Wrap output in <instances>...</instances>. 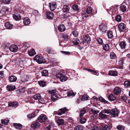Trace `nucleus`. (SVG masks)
<instances>
[{
  "mask_svg": "<svg viewBox=\"0 0 130 130\" xmlns=\"http://www.w3.org/2000/svg\"><path fill=\"white\" fill-rule=\"evenodd\" d=\"M34 59L36 60L39 64L44 63L46 62L45 59L39 56L36 55L34 58Z\"/></svg>",
  "mask_w": 130,
  "mask_h": 130,
  "instance_id": "nucleus-1",
  "label": "nucleus"
},
{
  "mask_svg": "<svg viewBox=\"0 0 130 130\" xmlns=\"http://www.w3.org/2000/svg\"><path fill=\"white\" fill-rule=\"evenodd\" d=\"M56 77L59 78L60 81L64 82L66 81L68 79L67 77L65 75L61 73H58L56 74Z\"/></svg>",
  "mask_w": 130,
  "mask_h": 130,
  "instance_id": "nucleus-2",
  "label": "nucleus"
},
{
  "mask_svg": "<svg viewBox=\"0 0 130 130\" xmlns=\"http://www.w3.org/2000/svg\"><path fill=\"white\" fill-rule=\"evenodd\" d=\"M92 9L91 7H88L86 10V13L83 14V18H87L92 15L91 14L92 12Z\"/></svg>",
  "mask_w": 130,
  "mask_h": 130,
  "instance_id": "nucleus-3",
  "label": "nucleus"
},
{
  "mask_svg": "<svg viewBox=\"0 0 130 130\" xmlns=\"http://www.w3.org/2000/svg\"><path fill=\"white\" fill-rule=\"evenodd\" d=\"M118 29L120 32H127V29L124 23H120L118 26Z\"/></svg>",
  "mask_w": 130,
  "mask_h": 130,
  "instance_id": "nucleus-4",
  "label": "nucleus"
},
{
  "mask_svg": "<svg viewBox=\"0 0 130 130\" xmlns=\"http://www.w3.org/2000/svg\"><path fill=\"white\" fill-rule=\"evenodd\" d=\"M57 4L55 2H52L48 4V6L50 10L52 11L54 10L56 8Z\"/></svg>",
  "mask_w": 130,
  "mask_h": 130,
  "instance_id": "nucleus-5",
  "label": "nucleus"
},
{
  "mask_svg": "<svg viewBox=\"0 0 130 130\" xmlns=\"http://www.w3.org/2000/svg\"><path fill=\"white\" fill-rule=\"evenodd\" d=\"M119 113V111L118 109H111V112L110 115L113 117H115L118 116Z\"/></svg>",
  "mask_w": 130,
  "mask_h": 130,
  "instance_id": "nucleus-6",
  "label": "nucleus"
},
{
  "mask_svg": "<svg viewBox=\"0 0 130 130\" xmlns=\"http://www.w3.org/2000/svg\"><path fill=\"white\" fill-rule=\"evenodd\" d=\"M99 30L102 34H104L107 30V26L104 24L99 25Z\"/></svg>",
  "mask_w": 130,
  "mask_h": 130,
  "instance_id": "nucleus-7",
  "label": "nucleus"
},
{
  "mask_svg": "<svg viewBox=\"0 0 130 130\" xmlns=\"http://www.w3.org/2000/svg\"><path fill=\"white\" fill-rule=\"evenodd\" d=\"M66 110V108H63L60 109L57 111H54V114H57L58 115H61L62 114L65 113Z\"/></svg>",
  "mask_w": 130,
  "mask_h": 130,
  "instance_id": "nucleus-8",
  "label": "nucleus"
},
{
  "mask_svg": "<svg viewBox=\"0 0 130 130\" xmlns=\"http://www.w3.org/2000/svg\"><path fill=\"white\" fill-rule=\"evenodd\" d=\"M47 119V118L46 115L42 114L38 117V119L39 122L41 123H42L45 122Z\"/></svg>",
  "mask_w": 130,
  "mask_h": 130,
  "instance_id": "nucleus-9",
  "label": "nucleus"
},
{
  "mask_svg": "<svg viewBox=\"0 0 130 130\" xmlns=\"http://www.w3.org/2000/svg\"><path fill=\"white\" fill-rule=\"evenodd\" d=\"M40 124L37 122H33L31 125V127L33 129H38L40 126Z\"/></svg>",
  "mask_w": 130,
  "mask_h": 130,
  "instance_id": "nucleus-10",
  "label": "nucleus"
},
{
  "mask_svg": "<svg viewBox=\"0 0 130 130\" xmlns=\"http://www.w3.org/2000/svg\"><path fill=\"white\" fill-rule=\"evenodd\" d=\"M127 5L125 3L121 4L119 7L120 10L122 12L125 11L127 9Z\"/></svg>",
  "mask_w": 130,
  "mask_h": 130,
  "instance_id": "nucleus-11",
  "label": "nucleus"
},
{
  "mask_svg": "<svg viewBox=\"0 0 130 130\" xmlns=\"http://www.w3.org/2000/svg\"><path fill=\"white\" fill-rule=\"evenodd\" d=\"M9 49L11 52H15L18 50V47L17 45H12L10 46Z\"/></svg>",
  "mask_w": 130,
  "mask_h": 130,
  "instance_id": "nucleus-12",
  "label": "nucleus"
},
{
  "mask_svg": "<svg viewBox=\"0 0 130 130\" xmlns=\"http://www.w3.org/2000/svg\"><path fill=\"white\" fill-rule=\"evenodd\" d=\"M91 40L90 36L88 35H85L84 37L83 42L86 43H89L90 41Z\"/></svg>",
  "mask_w": 130,
  "mask_h": 130,
  "instance_id": "nucleus-13",
  "label": "nucleus"
},
{
  "mask_svg": "<svg viewBox=\"0 0 130 130\" xmlns=\"http://www.w3.org/2000/svg\"><path fill=\"white\" fill-rule=\"evenodd\" d=\"M28 79V77L26 75H23L21 77V80L19 81V82L20 84L24 83L27 82Z\"/></svg>",
  "mask_w": 130,
  "mask_h": 130,
  "instance_id": "nucleus-14",
  "label": "nucleus"
},
{
  "mask_svg": "<svg viewBox=\"0 0 130 130\" xmlns=\"http://www.w3.org/2000/svg\"><path fill=\"white\" fill-rule=\"evenodd\" d=\"M121 90L120 88L116 87L113 90L114 93L116 95H118L121 92Z\"/></svg>",
  "mask_w": 130,
  "mask_h": 130,
  "instance_id": "nucleus-15",
  "label": "nucleus"
},
{
  "mask_svg": "<svg viewBox=\"0 0 130 130\" xmlns=\"http://www.w3.org/2000/svg\"><path fill=\"white\" fill-rule=\"evenodd\" d=\"M54 14L51 12H48L46 13V18L48 19L52 20L54 16Z\"/></svg>",
  "mask_w": 130,
  "mask_h": 130,
  "instance_id": "nucleus-16",
  "label": "nucleus"
},
{
  "mask_svg": "<svg viewBox=\"0 0 130 130\" xmlns=\"http://www.w3.org/2000/svg\"><path fill=\"white\" fill-rule=\"evenodd\" d=\"M58 29L60 32H62L64 31L66 29L65 25L62 24L59 25L58 27Z\"/></svg>",
  "mask_w": 130,
  "mask_h": 130,
  "instance_id": "nucleus-17",
  "label": "nucleus"
},
{
  "mask_svg": "<svg viewBox=\"0 0 130 130\" xmlns=\"http://www.w3.org/2000/svg\"><path fill=\"white\" fill-rule=\"evenodd\" d=\"M8 91H13L15 89V86L13 85H8L6 87Z\"/></svg>",
  "mask_w": 130,
  "mask_h": 130,
  "instance_id": "nucleus-18",
  "label": "nucleus"
},
{
  "mask_svg": "<svg viewBox=\"0 0 130 130\" xmlns=\"http://www.w3.org/2000/svg\"><path fill=\"white\" fill-rule=\"evenodd\" d=\"M18 102H12L9 103L8 106L10 107H13L16 108L18 106Z\"/></svg>",
  "mask_w": 130,
  "mask_h": 130,
  "instance_id": "nucleus-19",
  "label": "nucleus"
},
{
  "mask_svg": "<svg viewBox=\"0 0 130 130\" xmlns=\"http://www.w3.org/2000/svg\"><path fill=\"white\" fill-rule=\"evenodd\" d=\"M6 28L7 29H11L12 28L13 25L10 24L9 22H7L5 24Z\"/></svg>",
  "mask_w": 130,
  "mask_h": 130,
  "instance_id": "nucleus-20",
  "label": "nucleus"
},
{
  "mask_svg": "<svg viewBox=\"0 0 130 130\" xmlns=\"http://www.w3.org/2000/svg\"><path fill=\"white\" fill-rule=\"evenodd\" d=\"M119 45L121 48L124 49L125 48L126 43L125 41H122L119 43Z\"/></svg>",
  "mask_w": 130,
  "mask_h": 130,
  "instance_id": "nucleus-21",
  "label": "nucleus"
},
{
  "mask_svg": "<svg viewBox=\"0 0 130 130\" xmlns=\"http://www.w3.org/2000/svg\"><path fill=\"white\" fill-rule=\"evenodd\" d=\"M108 74L111 76H116L117 75L118 73L115 71L111 70L109 71Z\"/></svg>",
  "mask_w": 130,
  "mask_h": 130,
  "instance_id": "nucleus-22",
  "label": "nucleus"
},
{
  "mask_svg": "<svg viewBox=\"0 0 130 130\" xmlns=\"http://www.w3.org/2000/svg\"><path fill=\"white\" fill-rule=\"evenodd\" d=\"M70 9V7L68 5H66L63 6L62 10L63 12H66L67 13L69 12V11Z\"/></svg>",
  "mask_w": 130,
  "mask_h": 130,
  "instance_id": "nucleus-23",
  "label": "nucleus"
},
{
  "mask_svg": "<svg viewBox=\"0 0 130 130\" xmlns=\"http://www.w3.org/2000/svg\"><path fill=\"white\" fill-rule=\"evenodd\" d=\"M23 23L25 25H28L30 23V21L28 18H25L24 19Z\"/></svg>",
  "mask_w": 130,
  "mask_h": 130,
  "instance_id": "nucleus-24",
  "label": "nucleus"
},
{
  "mask_svg": "<svg viewBox=\"0 0 130 130\" xmlns=\"http://www.w3.org/2000/svg\"><path fill=\"white\" fill-rule=\"evenodd\" d=\"M17 79V77L14 75L12 76L9 77V80L10 82H14Z\"/></svg>",
  "mask_w": 130,
  "mask_h": 130,
  "instance_id": "nucleus-25",
  "label": "nucleus"
},
{
  "mask_svg": "<svg viewBox=\"0 0 130 130\" xmlns=\"http://www.w3.org/2000/svg\"><path fill=\"white\" fill-rule=\"evenodd\" d=\"M112 126L109 124L106 125L104 126L103 128V130H111Z\"/></svg>",
  "mask_w": 130,
  "mask_h": 130,
  "instance_id": "nucleus-26",
  "label": "nucleus"
},
{
  "mask_svg": "<svg viewBox=\"0 0 130 130\" xmlns=\"http://www.w3.org/2000/svg\"><path fill=\"white\" fill-rule=\"evenodd\" d=\"M13 18L16 21H18L21 18V15L19 14H13Z\"/></svg>",
  "mask_w": 130,
  "mask_h": 130,
  "instance_id": "nucleus-27",
  "label": "nucleus"
},
{
  "mask_svg": "<svg viewBox=\"0 0 130 130\" xmlns=\"http://www.w3.org/2000/svg\"><path fill=\"white\" fill-rule=\"evenodd\" d=\"M28 53L30 56H33L34 55L36 54L35 51L34 49H32L28 51Z\"/></svg>",
  "mask_w": 130,
  "mask_h": 130,
  "instance_id": "nucleus-28",
  "label": "nucleus"
},
{
  "mask_svg": "<svg viewBox=\"0 0 130 130\" xmlns=\"http://www.w3.org/2000/svg\"><path fill=\"white\" fill-rule=\"evenodd\" d=\"M99 117L102 119H105L107 118L108 116L107 115L103 113L102 112H100L99 114Z\"/></svg>",
  "mask_w": 130,
  "mask_h": 130,
  "instance_id": "nucleus-29",
  "label": "nucleus"
},
{
  "mask_svg": "<svg viewBox=\"0 0 130 130\" xmlns=\"http://www.w3.org/2000/svg\"><path fill=\"white\" fill-rule=\"evenodd\" d=\"M13 125L16 128L18 129H20L22 128V125L20 123H14Z\"/></svg>",
  "mask_w": 130,
  "mask_h": 130,
  "instance_id": "nucleus-30",
  "label": "nucleus"
},
{
  "mask_svg": "<svg viewBox=\"0 0 130 130\" xmlns=\"http://www.w3.org/2000/svg\"><path fill=\"white\" fill-rule=\"evenodd\" d=\"M1 123L4 124L5 125H7L9 122V119L6 118L4 119H1Z\"/></svg>",
  "mask_w": 130,
  "mask_h": 130,
  "instance_id": "nucleus-31",
  "label": "nucleus"
},
{
  "mask_svg": "<svg viewBox=\"0 0 130 130\" xmlns=\"http://www.w3.org/2000/svg\"><path fill=\"white\" fill-rule=\"evenodd\" d=\"M62 37L63 40L65 41H67L70 38V37L67 33H64L62 35Z\"/></svg>",
  "mask_w": 130,
  "mask_h": 130,
  "instance_id": "nucleus-32",
  "label": "nucleus"
},
{
  "mask_svg": "<svg viewBox=\"0 0 130 130\" xmlns=\"http://www.w3.org/2000/svg\"><path fill=\"white\" fill-rule=\"evenodd\" d=\"M108 99L110 101H112L115 100L116 98L112 94H111L108 96Z\"/></svg>",
  "mask_w": 130,
  "mask_h": 130,
  "instance_id": "nucleus-33",
  "label": "nucleus"
},
{
  "mask_svg": "<svg viewBox=\"0 0 130 130\" xmlns=\"http://www.w3.org/2000/svg\"><path fill=\"white\" fill-rule=\"evenodd\" d=\"M107 36L108 38L112 39L113 37L112 32L111 31H108L107 32Z\"/></svg>",
  "mask_w": 130,
  "mask_h": 130,
  "instance_id": "nucleus-34",
  "label": "nucleus"
},
{
  "mask_svg": "<svg viewBox=\"0 0 130 130\" xmlns=\"http://www.w3.org/2000/svg\"><path fill=\"white\" fill-rule=\"evenodd\" d=\"M56 121L59 125H62L64 124L63 120L62 119H58L57 120L56 119Z\"/></svg>",
  "mask_w": 130,
  "mask_h": 130,
  "instance_id": "nucleus-35",
  "label": "nucleus"
},
{
  "mask_svg": "<svg viewBox=\"0 0 130 130\" xmlns=\"http://www.w3.org/2000/svg\"><path fill=\"white\" fill-rule=\"evenodd\" d=\"M124 85L125 87L127 88L130 87V81L128 80L125 81L124 82Z\"/></svg>",
  "mask_w": 130,
  "mask_h": 130,
  "instance_id": "nucleus-36",
  "label": "nucleus"
},
{
  "mask_svg": "<svg viewBox=\"0 0 130 130\" xmlns=\"http://www.w3.org/2000/svg\"><path fill=\"white\" fill-rule=\"evenodd\" d=\"M51 99L52 100L53 102L57 99L58 97L56 94H52L51 95Z\"/></svg>",
  "mask_w": 130,
  "mask_h": 130,
  "instance_id": "nucleus-37",
  "label": "nucleus"
},
{
  "mask_svg": "<svg viewBox=\"0 0 130 130\" xmlns=\"http://www.w3.org/2000/svg\"><path fill=\"white\" fill-rule=\"evenodd\" d=\"M42 75L43 76H46L48 74V71L46 70H44L41 72Z\"/></svg>",
  "mask_w": 130,
  "mask_h": 130,
  "instance_id": "nucleus-38",
  "label": "nucleus"
},
{
  "mask_svg": "<svg viewBox=\"0 0 130 130\" xmlns=\"http://www.w3.org/2000/svg\"><path fill=\"white\" fill-rule=\"evenodd\" d=\"M103 46V50L106 51H108L109 50V46L107 44H104Z\"/></svg>",
  "mask_w": 130,
  "mask_h": 130,
  "instance_id": "nucleus-39",
  "label": "nucleus"
},
{
  "mask_svg": "<svg viewBox=\"0 0 130 130\" xmlns=\"http://www.w3.org/2000/svg\"><path fill=\"white\" fill-rule=\"evenodd\" d=\"M116 128L118 130H124L125 127L121 124H119L117 126Z\"/></svg>",
  "mask_w": 130,
  "mask_h": 130,
  "instance_id": "nucleus-40",
  "label": "nucleus"
},
{
  "mask_svg": "<svg viewBox=\"0 0 130 130\" xmlns=\"http://www.w3.org/2000/svg\"><path fill=\"white\" fill-rule=\"evenodd\" d=\"M99 100L102 102H103L104 104H109V102L106 101L102 97H100L99 98Z\"/></svg>",
  "mask_w": 130,
  "mask_h": 130,
  "instance_id": "nucleus-41",
  "label": "nucleus"
},
{
  "mask_svg": "<svg viewBox=\"0 0 130 130\" xmlns=\"http://www.w3.org/2000/svg\"><path fill=\"white\" fill-rule=\"evenodd\" d=\"M119 99L120 101H125L127 100V98L126 96L122 95L119 96Z\"/></svg>",
  "mask_w": 130,
  "mask_h": 130,
  "instance_id": "nucleus-42",
  "label": "nucleus"
},
{
  "mask_svg": "<svg viewBox=\"0 0 130 130\" xmlns=\"http://www.w3.org/2000/svg\"><path fill=\"white\" fill-rule=\"evenodd\" d=\"M23 46L22 47L25 48V50H26L30 46L29 44L28 43L25 42L23 44Z\"/></svg>",
  "mask_w": 130,
  "mask_h": 130,
  "instance_id": "nucleus-43",
  "label": "nucleus"
},
{
  "mask_svg": "<svg viewBox=\"0 0 130 130\" xmlns=\"http://www.w3.org/2000/svg\"><path fill=\"white\" fill-rule=\"evenodd\" d=\"M38 83L40 86L43 87H44L45 85V82L44 81L40 80L39 81Z\"/></svg>",
  "mask_w": 130,
  "mask_h": 130,
  "instance_id": "nucleus-44",
  "label": "nucleus"
},
{
  "mask_svg": "<svg viewBox=\"0 0 130 130\" xmlns=\"http://www.w3.org/2000/svg\"><path fill=\"white\" fill-rule=\"evenodd\" d=\"M41 97L40 94H38L34 95L33 98L35 100H37L40 99L41 98Z\"/></svg>",
  "mask_w": 130,
  "mask_h": 130,
  "instance_id": "nucleus-45",
  "label": "nucleus"
},
{
  "mask_svg": "<svg viewBox=\"0 0 130 130\" xmlns=\"http://www.w3.org/2000/svg\"><path fill=\"white\" fill-rule=\"evenodd\" d=\"M111 112V109H104L103 110V112L104 113H106L107 114H110V115Z\"/></svg>",
  "mask_w": 130,
  "mask_h": 130,
  "instance_id": "nucleus-46",
  "label": "nucleus"
},
{
  "mask_svg": "<svg viewBox=\"0 0 130 130\" xmlns=\"http://www.w3.org/2000/svg\"><path fill=\"white\" fill-rule=\"evenodd\" d=\"M110 57L111 59H113L116 58L115 54L113 52H111L110 54Z\"/></svg>",
  "mask_w": 130,
  "mask_h": 130,
  "instance_id": "nucleus-47",
  "label": "nucleus"
},
{
  "mask_svg": "<svg viewBox=\"0 0 130 130\" xmlns=\"http://www.w3.org/2000/svg\"><path fill=\"white\" fill-rule=\"evenodd\" d=\"M83 126L81 125H78L76 126L74 128V130H82Z\"/></svg>",
  "mask_w": 130,
  "mask_h": 130,
  "instance_id": "nucleus-48",
  "label": "nucleus"
},
{
  "mask_svg": "<svg viewBox=\"0 0 130 130\" xmlns=\"http://www.w3.org/2000/svg\"><path fill=\"white\" fill-rule=\"evenodd\" d=\"M115 19L118 22H119L121 20V17L119 15H118L116 16Z\"/></svg>",
  "mask_w": 130,
  "mask_h": 130,
  "instance_id": "nucleus-49",
  "label": "nucleus"
},
{
  "mask_svg": "<svg viewBox=\"0 0 130 130\" xmlns=\"http://www.w3.org/2000/svg\"><path fill=\"white\" fill-rule=\"evenodd\" d=\"M89 97L87 95H84L81 98V100L82 101L86 100L88 99Z\"/></svg>",
  "mask_w": 130,
  "mask_h": 130,
  "instance_id": "nucleus-50",
  "label": "nucleus"
},
{
  "mask_svg": "<svg viewBox=\"0 0 130 130\" xmlns=\"http://www.w3.org/2000/svg\"><path fill=\"white\" fill-rule=\"evenodd\" d=\"M36 116V115L35 113H30L27 115L28 118L30 119Z\"/></svg>",
  "mask_w": 130,
  "mask_h": 130,
  "instance_id": "nucleus-51",
  "label": "nucleus"
},
{
  "mask_svg": "<svg viewBox=\"0 0 130 130\" xmlns=\"http://www.w3.org/2000/svg\"><path fill=\"white\" fill-rule=\"evenodd\" d=\"M80 42V41L78 39L76 38V40L75 41H73V42L74 45H77Z\"/></svg>",
  "mask_w": 130,
  "mask_h": 130,
  "instance_id": "nucleus-52",
  "label": "nucleus"
},
{
  "mask_svg": "<svg viewBox=\"0 0 130 130\" xmlns=\"http://www.w3.org/2000/svg\"><path fill=\"white\" fill-rule=\"evenodd\" d=\"M86 112V110L84 109H83V110H82L80 111L79 115L80 117H82Z\"/></svg>",
  "mask_w": 130,
  "mask_h": 130,
  "instance_id": "nucleus-53",
  "label": "nucleus"
},
{
  "mask_svg": "<svg viewBox=\"0 0 130 130\" xmlns=\"http://www.w3.org/2000/svg\"><path fill=\"white\" fill-rule=\"evenodd\" d=\"M86 119L85 118H81L80 120V122L82 124H83L85 123L86 121Z\"/></svg>",
  "mask_w": 130,
  "mask_h": 130,
  "instance_id": "nucleus-54",
  "label": "nucleus"
},
{
  "mask_svg": "<svg viewBox=\"0 0 130 130\" xmlns=\"http://www.w3.org/2000/svg\"><path fill=\"white\" fill-rule=\"evenodd\" d=\"M90 111L92 112L93 113L94 115L97 114L99 112L98 110H94V109L92 108H91Z\"/></svg>",
  "mask_w": 130,
  "mask_h": 130,
  "instance_id": "nucleus-55",
  "label": "nucleus"
},
{
  "mask_svg": "<svg viewBox=\"0 0 130 130\" xmlns=\"http://www.w3.org/2000/svg\"><path fill=\"white\" fill-rule=\"evenodd\" d=\"M96 40L99 44H102L103 42L101 39L100 38H98Z\"/></svg>",
  "mask_w": 130,
  "mask_h": 130,
  "instance_id": "nucleus-56",
  "label": "nucleus"
},
{
  "mask_svg": "<svg viewBox=\"0 0 130 130\" xmlns=\"http://www.w3.org/2000/svg\"><path fill=\"white\" fill-rule=\"evenodd\" d=\"M72 8L74 10L76 11H78V5L76 4L74 5L73 6Z\"/></svg>",
  "mask_w": 130,
  "mask_h": 130,
  "instance_id": "nucleus-57",
  "label": "nucleus"
},
{
  "mask_svg": "<svg viewBox=\"0 0 130 130\" xmlns=\"http://www.w3.org/2000/svg\"><path fill=\"white\" fill-rule=\"evenodd\" d=\"M32 13L35 16H37L38 15L39 13L38 11L37 10H34L32 11Z\"/></svg>",
  "mask_w": 130,
  "mask_h": 130,
  "instance_id": "nucleus-58",
  "label": "nucleus"
},
{
  "mask_svg": "<svg viewBox=\"0 0 130 130\" xmlns=\"http://www.w3.org/2000/svg\"><path fill=\"white\" fill-rule=\"evenodd\" d=\"M73 34L75 37H76L78 35V33L77 31L76 30H74L72 33Z\"/></svg>",
  "mask_w": 130,
  "mask_h": 130,
  "instance_id": "nucleus-59",
  "label": "nucleus"
},
{
  "mask_svg": "<svg viewBox=\"0 0 130 130\" xmlns=\"http://www.w3.org/2000/svg\"><path fill=\"white\" fill-rule=\"evenodd\" d=\"M56 90H49L48 91V92L49 93L55 94V93L56 92Z\"/></svg>",
  "mask_w": 130,
  "mask_h": 130,
  "instance_id": "nucleus-60",
  "label": "nucleus"
},
{
  "mask_svg": "<svg viewBox=\"0 0 130 130\" xmlns=\"http://www.w3.org/2000/svg\"><path fill=\"white\" fill-rule=\"evenodd\" d=\"M11 0H3V2L5 4H9Z\"/></svg>",
  "mask_w": 130,
  "mask_h": 130,
  "instance_id": "nucleus-61",
  "label": "nucleus"
},
{
  "mask_svg": "<svg viewBox=\"0 0 130 130\" xmlns=\"http://www.w3.org/2000/svg\"><path fill=\"white\" fill-rule=\"evenodd\" d=\"M99 128L98 127L95 126H94L93 127H92L91 129V130H99Z\"/></svg>",
  "mask_w": 130,
  "mask_h": 130,
  "instance_id": "nucleus-62",
  "label": "nucleus"
},
{
  "mask_svg": "<svg viewBox=\"0 0 130 130\" xmlns=\"http://www.w3.org/2000/svg\"><path fill=\"white\" fill-rule=\"evenodd\" d=\"M73 92L72 91H71L70 92H69L68 93L67 95L68 96H70L73 95H74V94H73Z\"/></svg>",
  "mask_w": 130,
  "mask_h": 130,
  "instance_id": "nucleus-63",
  "label": "nucleus"
},
{
  "mask_svg": "<svg viewBox=\"0 0 130 130\" xmlns=\"http://www.w3.org/2000/svg\"><path fill=\"white\" fill-rule=\"evenodd\" d=\"M4 77V74L3 72H0V77L1 78H3Z\"/></svg>",
  "mask_w": 130,
  "mask_h": 130,
  "instance_id": "nucleus-64",
  "label": "nucleus"
}]
</instances>
